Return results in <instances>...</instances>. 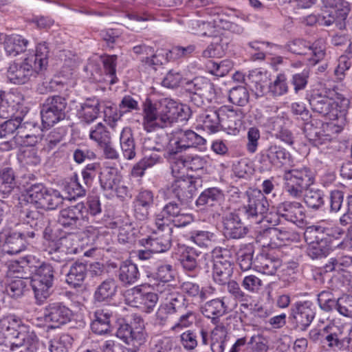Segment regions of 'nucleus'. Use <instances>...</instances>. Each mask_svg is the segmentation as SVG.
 <instances>
[{
    "label": "nucleus",
    "instance_id": "680f3d73",
    "mask_svg": "<svg viewBox=\"0 0 352 352\" xmlns=\"http://www.w3.org/2000/svg\"><path fill=\"white\" fill-rule=\"evenodd\" d=\"M334 260L330 258L328 263H327L322 267H320L316 274V279L317 276L320 278L322 283H327L330 285L332 282L333 275L331 274L337 273V270Z\"/></svg>",
    "mask_w": 352,
    "mask_h": 352
},
{
    "label": "nucleus",
    "instance_id": "5701e85b",
    "mask_svg": "<svg viewBox=\"0 0 352 352\" xmlns=\"http://www.w3.org/2000/svg\"><path fill=\"white\" fill-rule=\"evenodd\" d=\"M290 154L285 148L274 144L262 151L259 154V162L266 166H280L287 164Z\"/></svg>",
    "mask_w": 352,
    "mask_h": 352
},
{
    "label": "nucleus",
    "instance_id": "a211bd4d",
    "mask_svg": "<svg viewBox=\"0 0 352 352\" xmlns=\"http://www.w3.org/2000/svg\"><path fill=\"white\" fill-rule=\"evenodd\" d=\"M43 316L52 328H57L70 321L72 311L63 302H54L45 307Z\"/></svg>",
    "mask_w": 352,
    "mask_h": 352
},
{
    "label": "nucleus",
    "instance_id": "4c0bfd02",
    "mask_svg": "<svg viewBox=\"0 0 352 352\" xmlns=\"http://www.w3.org/2000/svg\"><path fill=\"white\" fill-rule=\"evenodd\" d=\"M138 266L130 261L122 262L118 271V277L121 283L129 286L137 283L140 278Z\"/></svg>",
    "mask_w": 352,
    "mask_h": 352
},
{
    "label": "nucleus",
    "instance_id": "0eeeda50",
    "mask_svg": "<svg viewBox=\"0 0 352 352\" xmlns=\"http://www.w3.org/2000/svg\"><path fill=\"white\" fill-rule=\"evenodd\" d=\"M185 205L171 201L164 206L161 212L155 216V225L157 228L173 230L169 223L175 227L182 228L188 226L193 221L192 214L188 213L184 208Z\"/></svg>",
    "mask_w": 352,
    "mask_h": 352
},
{
    "label": "nucleus",
    "instance_id": "7ed1b4c3",
    "mask_svg": "<svg viewBox=\"0 0 352 352\" xmlns=\"http://www.w3.org/2000/svg\"><path fill=\"white\" fill-rule=\"evenodd\" d=\"M38 338L35 333L25 330L21 320L14 316L1 318V346L14 351L20 348L33 351L36 349Z\"/></svg>",
    "mask_w": 352,
    "mask_h": 352
},
{
    "label": "nucleus",
    "instance_id": "1a4fd4ad",
    "mask_svg": "<svg viewBox=\"0 0 352 352\" xmlns=\"http://www.w3.org/2000/svg\"><path fill=\"white\" fill-rule=\"evenodd\" d=\"M31 273L34 274L32 287L36 302L38 305H42L52 292L54 279V267L47 263H43L38 266L34 265Z\"/></svg>",
    "mask_w": 352,
    "mask_h": 352
},
{
    "label": "nucleus",
    "instance_id": "6e6d98bb",
    "mask_svg": "<svg viewBox=\"0 0 352 352\" xmlns=\"http://www.w3.org/2000/svg\"><path fill=\"white\" fill-rule=\"evenodd\" d=\"M289 87L285 74H279L274 81L268 85V92L273 97L281 96L288 92Z\"/></svg>",
    "mask_w": 352,
    "mask_h": 352
},
{
    "label": "nucleus",
    "instance_id": "2eb2a0df",
    "mask_svg": "<svg viewBox=\"0 0 352 352\" xmlns=\"http://www.w3.org/2000/svg\"><path fill=\"white\" fill-rule=\"evenodd\" d=\"M38 129L39 127L34 122H25L21 124V118L16 117L9 119L1 124V140L14 137V133L18 129L21 138L30 139L28 144L34 145L38 141L37 135L34 133H25V129Z\"/></svg>",
    "mask_w": 352,
    "mask_h": 352
},
{
    "label": "nucleus",
    "instance_id": "6e6552de",
    "mask_svg": "<svg viewBox=\"0 0 352 352\" xmlns=\"http://www.w3.org/2000/svg\"><path fill=\"white\" fill-rule=\"evenodd\" d=\"M248 203L239 209V212L251 224H259L263 221L272 223L265 216L269 203L261 190L247 192Z\"/></svg>",
    "mask_w": 352,
    "mask_h": 352
},
{
    "label": "nucleus",
    "instance_id": "dca6fc26",
    "mask_svg": "<svg viewBox=\"0 0 352 352\" xmlns=\"http://www.w3.org/2000/svg\"><path fill=\"white\" fill-rule=\"evenodd\" d=\"M276 215L278 219L274 221L273 226L278 223L279 219L296 224H302L305 218L304 206L296 201H285L276 206Z\"/></svg>",
    "mask_w": 352,
    "mask_h": 352
},
{
    "label": "nucleus",
    "instance_id": "20e7f679",
    "mask_svg": "<svg viewBox=\"0 0 352 352\" xmlns=\"http://www.w3.org/2000/svg\"><path fill=\"white\" fill-rule=\"evenodd\" d=\"M180 110L182 109L173 101H166L157 109L151 100L146 99L143 106L144 129L151 132L156 128L170 126L177 121Z\"/></svg>",
    "mask_w": 352,
    "mask_h": 352
},
{
    "label": "nucleus",
    "instance_id": "393cba45",
    "mask_svg": "<svg viewBox=\"0 0 352 352\" xmlns=\"http://www.w3.org/2000/svg\"><path fill=\"white\" fill-rule=\"evenodd\" d=\"M309 301L296 302L292 308V313L296 326L301 331H305L315 317V312Z\"/></svg>",
    "mask_w": 352,
    "mask_h": 352
},
{
    "label": "nucleus",
    "instance_id": "f03ea898",
    "mask_svg": "<svg viewBox=\"0 0 352 352\" xmlns=\"http://www.w3.org/2000/svg\"><path fill=\"white\" fill-rule=\"evenodd\" d=\"M50 50L45 42L38 43L35 54H30L21 63L12 61L6 67L5 75L14 84H24L32 75L46 69Z\"/></svg>",
    "mask_w": 352,
    "mask_h": 352
},
{
    "label": "nucleus",
    "instance_id": "09e8293b",
    "mask_svg": "<svg viewBox=\"0 0 352 352\" xmlns=\"http://www.w3.org/2000/svg\"><path fill=\"white\" fill-rule=\"evenodd\" d=\"M228 341L227 330L223 324L217 325L211 332L210 348L212 352H223Z\"/></svg>",
    "mask_w": 352,
    "mask_h": 352
},
{
    "label": "nucleus",
    "instance_id": "4468645a",
    "mask_svg": "<svg viewBox=\"0 0 352 352\" xmlns=\"http://www.w3.org/2000/svg\"><path fill=\"white\" fill-rule=\"evenodd\" d=\"M206 140L192 130H180L172 134L167 146L168 155L179 154L187 149L205 144Z\"/></svg>",
    "mask_w": 352,
    "mask_h": 352
},
{
    "label": "nucleus",
    "instance_id": "f8f14e48",
    "mask_svg": "<svg viewBox=\"0 0 352 352\" xmlns=\"http://www.w3.org/2000/svg\"><path fill=\"white\" fill-rule=\"evenodd\" d=\"M327 235L319 226H311L306 230L305 238L309 243L307 254L311 258L327 256L329 254L331 246Z\"/></svg>",
    "mask_w": 352,
    "mask_h": 352
},
{
    "label": "nucleus",
    "instance_id": "39448f33",
    "mask_svg": "<svg viewBox=\"0 0 352 352\" xmlns=\"http://www.w3.org/2000/svg\"><path fill=\"white\" fill-rule=\"evenodd\" d=\"M309 101L313 111L327 117L330 120H338L341 124L346 120L345 116L350 104L349 99L342 98L334 100L317 92L311 95Z\"/></svg>",
    "mask_w": 352,
    "mask_h": 352
},
{
    "label": "nucleus",
    "instance_id": "a18cd8bd",
    "mask_svg": "<svg viewBox=\"0 0 352 352\" xmlns=\"http://www.w3.org/2000/svg\"><path fill=\"white\" fill-rule=\"evenodd\" d=\"M28 41L19 35L8 36L3 43L4 50L8 56H16L25 51Z\"/></svg>",
    "mask_w": 352,
    "mask_h": 352
},
{
    "label": "nucleus",
    "instance_id": "72a5a7b5",
    "mask_svg": "<svg viewBox=\"0 0 352 352\" xmlns=\"http://www.w3.org/2000/svg\"><path fill=\"white\" fill-rule=\"evenodd\" d=\"M5 242L1 250V257H5L8 254H16L25 249V243L23 236L25 234H21L15 231L4 230Z\"/></svg>",
    "mask_w": 352,
    "mask_h": 352
},
{
    "label": "nucleus",
    "instance_id": "a878e982",
    "mask_svg": "<svg viewBox=\"0 0 352 352\" xmlns=\"http://www.w3.org/2000/svg\"><path fill=\"white\" fill-rule=\"evenodd\" d=\"M332 1L331 4L332 8L329 14L318 16L317 21L319 24L329 26L337 21H342L346 18L349 12L348 3L344 0Z\"/></svg>",
    "mask_w": 352,
    "mask_h": 352
},
{
    "label": "nucleus",
    "instance_id": "de8ad7c7",
    "mask_svg": "<svg viewBox=\"0 0 352 352\" xmlns=\"http://www.w3.org/2000/svg\"><path fill=\"white\" fill-rule=\"evenodd\" d=\"M272 131L274 136L287 144L294 142V136L287 126V121L283 117L276 118L272 122Z\"/></svg>",
    "mask_w": 352,
    "mask_h": 352
},
{
    "label": "nucleus",
    "instance_id": "f3484780",
    "mask_svg": "<svg viewBox=\"0 0 352 352\" xmlns=\"http://www.w3.org/2000/svg\"><path fill=\"white\" fill-rule=\"evenodd\" d=\"M164 300L165 302L160 307L156 313L157 318L161 322L165 321L168 315L181 313L188 308L184 296L174 290L166 294Z\"/></svg>",
    "mask_w": 352,
    "mask_h": 352
},
{
    "label": "nucleus",
    "instance_id": "774afa93",
    "mask_svg": "<svg viewBox=\"0 0 352 352\" xmlns=\"http://www.w3.org/2000/svg\"><path fill=\"white\" fill-rule=\"evenodd\" d=\"M72 340V338L68 334L61 335L59 338L51 341L50 352H69Z\"/></svg>",
    "mask_w": 352,
    "mask_h": 352
},
{
    "label": "nucleus",
    "instance_id": "58836bf2",
    "mask_svg": "<svg viewBox=\"0 0 352 352\" xmlns=\"http://www.w3.org/2000/svg\"><path fill=\"white\" fill-rule=\"evenodd\" d=\"M346 338L343 336L341 331H329L328 329L326 331L324 337L322 341V347L329 351H338L345 350Z\"/></svg>",
    "mask_w": 352,
    "mask_h": 352
},
{
    "label": "nucleus",
    "instance_id": "2f4dec72",
    "mask_svg": "<svg viewBox=\"0 0 352 352\" xmlns=\"http://www.w3.org/2000/svg\"><path fill=\"white\" fill-rule=\"evenodd\" d=\"M161 232H164V234L155 237L151 236L148 239H142V245L148 246L151 251H153L155 253H161L168 250L171 247V234L173 230L167 231L166 230L157 228L155 234H160Z\"/></svg>",
    "mask_w": 352,
    "mask_h": 352
},
{
    "label": "nucleus",
    "instance_id": "aec40b11",
    "mask_svg": "<svg viewBox=\"0 0 352 352\" xmlns=\"http://www.w3.org/2000/svg\"><path fill=\"white\" fill-rule=\"evenodd\" d=\"M86 208L82 202L60 210L58 221L64 228L75 229L82 225L85 220Z\"/></svg>",
    "mask_w": 352,
    "mask_h": 352
},
{
    "label": "nucleus",
    "instance_id": "473e14b6",
    "mask_svg": "<svg viewBox=\"0 0 352 352\" xmlns=\"http://www.w3.org/2000/svg\"><path fill=\"white\" fill-rule=\"evenodd\" d=\"M322 125L320 120L312 119L304 126V133L307 138L316 146L325 144L331 140L329 135L324 133L321 129Z\"/></svg>",
    "mask_w": 352,
    "mask_h": 352
},
{
    "label": "nucleus",
    "instance_id": "49530a36",
    "mask_svg": "<svg viewBox=\"0 0 352 352\" xmlns=\"http://www.w3.org/2000/svg\"><path fill=\"white\" fill-rule=\"evenodd\" d=\"M120 142L124 157L127 160L133 159L135 156V144L131 128L122 129Z\"/></svg>",
    "mask_w": 352,
    "mask_h": 352
},
{
    "label": "nucleus",
    "instance_id": "69168bd1",
    "mask_svg": "<svg viewBox=\"0 0 352 352\" xmlns=\"http://www.w3.org/2000/svg\"><path fill=\"white\" fill-rule=\"evenodd\" d=\"M318 302L321 309L329 312L337 308L338 299L329 291H322L318 294Z\"/></svg>",
    "mask_w": 352,
    "mask_h": 352
},
{
    "label": "nucleus",
    "instance_id": "864d4df0",
    "mask_svg": "<svg viewBox=\"0 0 352 352\" xmlns=\"http://www.w3.org/2000/svg\"><path fill=\"white\" fill-rule=\"evenodd\" d=\"M52 250L62 253L65 256L76 254L78 252V248L75 246L74 239L71 236H63L56 241H53Z\"/></svg>",
    "mask_w": 352,
    "mask_h": 352
},
{
    "label": "nucleus",
    "instance_id": "c9c22d12",
    "mask_svg": "<svg viewBox=\"0 0 352 352\" xmlns=\"http://www.w3.org/2000/svg\"><path fill=\"white\" fill-rule=\"evenodd\" d=\"M201 344L207 346L208 344V334L204 329L199 331L187 330L180 336V340L184 348L188 351H192L198 346V340Z\"/></svg>",
    "mask_w": 352,
    "mask_h": 352
},
{
    "label": "nucleus",
    "instance_id": "bf43d9fd",
    "mask_svg": "<svg viewBox=\"0 0 352 352\" xmlns=\"http://www.w3.org/2000/svg\"><path fill=\"white\" fill-rule=\"evenodd\" d=\"M66 199L72 200L85 195L86 190L78 182L77 179H72L64 187Z\"/></svg>",
    "mask_w": 352,
    "mask_h": 352
},
{
    "label": "nucleus",
    "instance_id": "4d7b16f0",
    "mask_svg": "<svg viewBox=\"0 0 352 352\" xmlns=\"http://www.w3.org/2000/svg\"><path fill=\"white\" fill-rule=\"evenodd\" d=\"M175 315L178 317V320L173 326V330H175L177 328L189 327L192 325L197 319L196 314L192 310L188 309V307Z\"/></svg>",
    "mask_w": 352,
    "mask_h": 352
},
{
    "label": "nucleus",
    "instance_id": "bb28decb",
    "mask_svg": "<svg viewBox=\"0 0 352 352\" xmlns=\"http://www.w3.org/2000/svg\"><path fill=\"white\" fill-rule=\"evenodd\" d=\"M100 107L98 98H87L78 107L76 115L81 122L90 124L97 119L100 112Z\"/></svg>",
    "mask_w": 352,
    "mask_h": 352
},
{
    "label": "nucleus",
    "instance_id": "cd10ccee",
    "mask_svg": "<svg viewBox=\"0 0 352 352\" xmlns=\"http://www.w3.org/2000/svg\"><path fill=\"white\" fill-rule=\"evenodd\" d=\"M153 202L154 196L151 190H141L133 201L135 217L139 221L147 219Z\"/></svg>",
    "mask_w": 352,
    "mask_h": 352
},
{
    "label": "nucleus",
    "instance_id": "ea45409f",
    "mask_svg": "<svg viewBox=\"0 0 352 352\" xmlns=\"http://www.w3.org/2000/svg\"><path fill=\"white\" fill-rule=\"evenodd\" d=\"M224 199L223 192L216 187L208 188L204 190L196 201L197 206L212 207L220 204Z\"/></svg>",
    "mask_w": 352,
    "mask_h": 352
},
{
    "label": "nucleus",
    "instance_id": "a19ab883",
    "mask_svg": "<svg viewBox=\"0 0 352 352\" xmlns=\"http://www.w3.org/2000/svg\"><path fill=\"white\" fill-rule=\"evenodd\" d=\"M117 292L116 281L111 278L103 280L96 289L94 299L96 302H103L111 299Z\"/></svg>",
    "mask_w": 352,
    "mask_h": 352
},
{
    "label": "nucleus",
    "instance_id": "c85d7f7f",
    "mask_svg": "<svg viewBox=\"0 0 352 352\" xmlns=\"http://www.w3.org/2000/svg\"><path fill=\"white\" fill-rule=\"evenodd\" d=\"M244 113L239 108H220L221 129L234 131L242 124Z\"/></svg>",
    "mask_w": 352,
    "mask_h": 352
},
{
    "label": "nucleus",
    "instance_id": "338daca9",
    "mask_svg": "<svg viewBox=\"0 0 352 352\" xmlns=\"http://www.w3.org/2000/svg\"><path fill=\"white\" fill-rule=\"evenodd\" d=\"M65 198L58 190L48 191L41 208L55 210L63 204Z\"/></svg>",
    "mask_w": 352,
    "mask_h": 352
},
{
    "label": "nucleus",
    "instance_id": "9b49d317",
    "mask_svg": "<svg viewBox=\"0 0 352 352\" xmlns=\"http://www.w3.org/2000/svg\"><path fill=\"white\" fill-rule=\"evenodd\" d=\"M184 89L190 102L198 107H202L206 102H210L216 95L213 83L204 77H196L188 80Z\"/></svg>",
    "mask_w": 352,
    "mask_h": 352
},
{
    "label": "nucleus",
    "instance_id": "f257e3e1",
    "mask_svg": "<svg viewBox=\"0 0 352 352\" xmlns=\"http://www.w3.org/2000/svg\"><path fill=\"white\" fill-rule=\"evenodd\" d=\"M285 190L293 198L304 197L306 205L317 210L323 206L324 195L320 190L309 189L314 183V174L307 167L293 168L285 172Z\"/></svg>",
    "mask_w": 352,
    "mask_h": 352
},
{
    "label": "nucleus",
    "instance_id": "f704fd0d",
    "mask_svg": "<svg viewBox=\"0 0 352 352\" xmlns=\"http://www.w3.org/2000/svg\"><path fill=\"white\" fill-rule=\"evenodd\" d=\"M150 352H182L175 338L155 336L150 340Z\"/></svg>",
    "mask_w": 352,
    "mask_h": 352
},
{
    "label": "nucleus",
    "instance_id": "b1692460",
    "mask_svg": "<svg viewBox=\"0 0 352 352\" xmlns=\"http://www.w3.org/2000/svg\"><path fill=\"white\" fill-rule=\"evenodd\" d=\"M224 235L230 239H239L243 238L248 232V228L243 226L239 214L230 212L223 218Z\"/></svg>",
    "mask_w": 352,
    "mask_h": 352
},
{
    "label": "nucleus",
    "instance_id": "6ab92c4d",
    "mask_svg": "<svg viewBox=\"0 0 352 352\" xmlns=\"http://www.w3.org/2000/svg\"><path fill=\"white\" fill-rule=\"evenodd\" d=\"M288 50L296 54L310 55V60L314 64L323 59L325 56V45L322 39L315 41L308 47L305 45V41L295 40L288 45Z\"/></svg>",
    "mask_w": 352,
    "mask_h": 352
},
{
    "label": "nucleus",
    "instance_id": "3c124183",
    "mask_svg": "<svg viewBox=\"0 0 352 352\" xmlns=\"http://www.w3.org/2000/svg\"><path fill=\"white\" fill-rule=\"evenodd\" d=\"M24 221L36 231L41 230L50 225L49 217L37 210L27 211Z\"/></svg>",
    "mask_w": 352,
    "mask_h": 352
},
{
    "label": "nucleus",
    "instance_id": "37998d69",
    "mask_svg": "<svg viewBox=\"0 0 352 352\" xmlns=\"http://www.w3.org/2000/svg\"><path fill=\"white\" fill-rule=\"evenodd\" d=\"M197 120L203 123L204 129L211 133L221 129L220 109L218 110L208 109L197 116Z\"/></svg>",
    "mask_w": 352,
    "mask_h": 352
},
{
    "label": "nucleus",
    "instance_id": "9d476101",
    "mask_svg": "<svg viewBox=\"0 0 352 352\" xmlns=\"http://www.w3.org/2000/svg\"><path fill=\"white\" fill-rule=\"evenodd\" d=\"M134 322L138 326L128 324L124 320L120 321L116 333L117 338L126 344L128 351L131 352H138L146 342L147 337L143 320L140 318H136Z\"/></svg>",
    "mask_w": 352,
    "mask_h": 352
},
{
    "label": "nucleus",
    "instance_id": "0e129e2a",
    "mask_svg": "<svg viewBox=\"0 0 352 352\" xmlns=\"http://www.w3.org/2000/svg\"><path fill=\"white\" fill-rule=\"evenodd\" d=\"M101 58L104 72L110 78V83H116L117 81L116 73L118 56L116 55H105L101 56Z\"/></svg>",
    "mask_w": 352,
    "mask_h": 352
},
{
    "label": "nucleus",
    "instance_id": "e2e57ef3",
    "mask_svg": "<svg viewBox=\"0 0 352 352\" xmlns=\"http://www.w3.org/2000/svg\"><path fill=\"white\" fill-rule=\"evenodd\" d=\"M253 247L250 245H246L238 252V262L240 268L243 271L250 270L253 264Z\"/></svg>",
    "mask_w": 352,
    "mask_h": 352
},
{
    "label": "nucleus",
    "instance_id": "79ce46f5",
    "mask_svg": "<svg viewBox=\"0 0 352 352\" xmlns=\"http://www.w3.org/2000/svg\"><path fill=\"white\" fill-rule=\"evenodd\" d=\"M201 311L205 317L211 318L214 322L226 313L227 306L223 300L215 298L206 302L201 307Z\"/></svg>",
    "mask_w": 352,
    "mask_h": 352
},
{
    "label": "nucleus",
    "instance_id": "412c9836",
    "mask_svg": "<svg viewBox=\"0 0 352 352\" xmlns=\"http://www.w3.org/2000/svg\"><path fill=\"white\" fill-rule=\"evenodd\" d=\"M196 190L195 182L192 179L180 178L175 180L168 187L167 192L173 195L182 204L186 205Z\"/></svg>",
    "mask_w": 352,
    "mask_h": 352
},
{
    "label": "nucleus",
    "instance_id": "603ef678",
    "mask_svg": "<svg viewBox=\"0 0 352 352\" xmlns=\"http://www.w3.org/2000/svg\"><path fill=\"white\" fill-rule=\"evenodd\" d=\"M201 252L192 247H186L180 256V263L187 271H195L198 267L197 258Z\"/></svg>",
    "mask_w": 352,
    "mask_h": 352
},
{
    "label": "nucleus",
    "instance_id": "ddd939ff",
    "mask_svg": "<svg viewBox=\"0 0 352 352\" xmlns=\"http://www.w3.org/2000/svg\"><path fill=\"white\" fill-rule=\"evenodd\" d=\"M67 102L60 96L48 97L43 104L41 116L45 127H50L65 118Z\"/></svg>",
    "mask_w": 352,
    "mask_h": 352
},
{
    "label": "nucleus",
    "instance_id": "e433bc0d",
    "mask_svg": "<svg viewBox=\"0 0 352 352\" xmlns=\"http://www.w3.org/2000/svg\"><path fill=\"white\" fill-rule=\"evenodd\" d=\"M245 83L256 97L261 96L266 91L267 74L261 71L252 70L245 79Z\"/></svg>",
    "mask_w": 352,
    "mask_h": 352
},
{
    "label": "nucleus",
    "instance_id": "423d86ee",
    "mask_svg": "<svg viewBox=\"0 0 352 352\" xmlns=\"http://www.w3.org/2000/svg\"><path fill=\"white\" fill-rule=\"evenodd\" d=\"M205 265L212 263V278L219 285L226 284L233 272L234 258L230 250L220 247L215 248L209 254L203 256Z\"/></svg>",
    "mask_w": 352,
    "mask_h": 352
},
{
    "label": "nucleus",
    "instance_id": "5fc2aeb1",
    "mask_svg": "<svg viewBox=\"0 0 352 352\" xmlns=\"http://www.w3.org/2000/svg\"><path fill=\"white\" fill-rule=\"evenodd\" d=\"M47 192L48 190L41 184L32 185L26 189L27 200L41 208Z\"/></svg>",
    "mask_w": 352,
    "mask_h": 352
},
{
    "label": "nucleus",
    "instance_id": "13d9d810",
    "mask_svg": "<svg viewBox=\"0 0 352 352\" xmlns=\"http://www.w3.org/2000/svg\"><path fill=\"white\" fill-rule=\"evenodd\" d=\"M19 160L21 163L28 166H36L41 162L38 150L32 146L24 147L19 155Z\"/></svg>",
    "mask_w": 352,
    "mask_h": 352
},
{
    "label": "nucleus",
    "instance_id": "4be33fe9",
    "mask_svg": "<svg viewBox=\"0 0 352 352\" xmlns=\"http://www.w3.org/2000/svg\"><path fill=\"white\" fill-rule=\"evenodd\" d=\"M100 184L104 190L113 191L118 197L126 194V187L121 186L122 175L114 168H106L99 176Z\"/></svg>",
    "mask_w": 352,
    "mask_h": 352
},
{
    "label": "nucleus",
    "instance_id": "c756f323",
    "mask_svg": "<svg viewBox=\"0 0 352 352\" xmlns=\"http://www.w3.org/2000/svg\"><path fill=\"white\" fill-rule=\"evenodd\" d=\"M113 312L108 308L98 309L94 312L91 329L98 335L107 334L111 331V318Z\"/></svg>",
    "mask_w": 352,
    "mask_h": 352
},
{
    "label": "nucleus",
    "instance_id": "8fccbe9b",
    "mask_svg": "<svg viewBox=\"0 0 352 352\" xmlns=\"http://www.w3.org/2000/svg\"><path fill=\"white\" fill-rule=\"evenodd\" d=\"M255 267L262 273L267 275H273L280 266L278 259H273L267 255L261 254L258 255L254 261Z\"/></svg>",
    "mask_w": 352,
    "mask_h": 352
},
{
    "label": "nucleus",
    "instance_id": "c03bdc74",
    "mask_svg": "<svg viewBox=\"0 0 352 352\" xmlns=\"http://www.w3.org/2000/svg\"><path fill=\"white\" fill-rule=\"evenodd\" d=\"M88 272L86 264L75 262L72 265L66 275L67 283L74 287L80 286L85 280Z\"/></svg>",
    "mask_w": 352,
    "mask_h": 352
},
{
    "label": "nucleus",
    "instance_id": "7c9ffc66",
    "mask_svg": "<svg viewBox=\"0 0 352 352\" xmlns=\"http://www.w3.org/2000/svg\"><path fill=\"white\" fill-rule=\"evenodd\" d=\"M34 258L28 256L21 258L20 261H10L7 264L8 277L14 278L25 279L28 278L29 272H32L34 267Z\"/></svg>",
    "mask_w": 352,
    "mask_h": 352
},
{
    "label": "nucleus",
    "instance_id": "052dcab7",
    "mask_svg": "<svg viewBox=\"0 0 352 352\" xmlns=\"http://www.w3.org/2000/svg\"><path fill=\"white\" fill-rule=\"evenodd\" d=\"M229 100L234 104L243 107L249 101V93L244 87H233L229 93Z\"/></svg>",
    "mask_w": 352,
    "mask_h": 352
}]
</instances>
